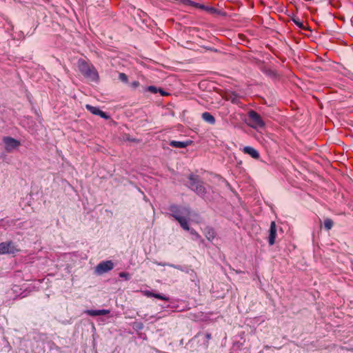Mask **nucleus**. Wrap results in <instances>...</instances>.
Returning <instances> with one entry per match:
<instances>
[{
    "mask_svg": "<svg viewBox=\"0 0 353 353\" xmlns=\"http://www.w3.org/2000/svg\"><path fill=\"white\" fill-rule=\"evenodd\" d=\"M188 188L194 191L198 196L201 198H205L206 190L203 185V182L200 180L199 176L194 174H190L188 176Z\"/></svg>",
    "mask_w": 353,
    "mask_h": 353,
    "instance_id": "1",
    "label": "nucleus"
},
{
    "mask_svg": "<svg viewBox=\"0 0 353 353\" xmlns=\"http://www.w3.org/2000/svg\"><path fill=\"white\" fill-rule=\"evenodd\" d=\"M168 210L170 212V216L178 220V218L190 216V208L188 206L172 204L169 206Z\"/></svg>",
    "mask_w": 353,
    "mask_h": 353,
    "instance_id": "2",
    "label": "nucleus"
},
{
    "mask_svg": "<svg viewBox=\"0 0 353 353\" xmlns=\"http://www.w3.org/2000/svg\"><path fill=\"white\" fill-rule=\"evenodd\" d=\"M248 117L250 121L252 123V126L253 128H262L265 126V123L263 122L261 117L254 110L249 111Z\"/></svg>",
    "mask_w": 353,
    "mask_h": 353,
    "instance_id": "3",
    "label": "nucleus"
},
{
    "mask_svg": "<svg viewBox=\"0 0 353 353\" xmlns=\"http://www.w3.org/2000/svg\"><path fill=\"white\" fill-rule=\"evenodd\" d=\"M19 251L12 241H6L0 243V254H15Z\"/></svg>",
    "mask_w": 353,
    "mask_h": 353,
    "instance_id": "4",
    "label": "nucleus"
},
{
    "mask_svg": "<svg viewBox=\"0 0 353 353\" xmlns=\"http://www.w3.org/2000/svg\"><path fill=\"white\" fill-rule=\"evenodd\" d=\"M114 268V263L112 261H103L95 268V273L98 275L106 273Z\"/></svg>",
    "mask_w": 353,
    "mask_h": 353,
    "instance_id": "5",
    "label": "nucleus"
},
{
    "mask_svg": "<svg viewBox=\"0 0 353 353\" xmlns=\"http://www.w3.org/2000/svg\"><path fill=\"white\" fill-rule=\"evenodd\" d=\"M3 141L5 144V149L8 152H10L20 145V142L18 140L10 137H3Z\"/></svg>",
    "mask_w": 353,
    "mask_h": 353,
    "instance_id": "6",
    "label": "nucleus"
},
{
    "mask_svg": "<svg viewBox=\"0 0 353 353\" xmlns=\"http://www.w3.org/2000/svg\"><path fill=\"white\" fill-rule=\"evenodd\" d=\"M157 264H158V265H160V266H169V267H172L173 268L179 270H181V271H182L183 272H185L187 274H190L191 275L192 274H195L194 271L193 270H192L190 267L187 266V265L182 266V265H174V264L166 263H159Z\"/></svg>",
    "mask_w": 353,
    "mask_h": 353,
    "instance_id": "7",
    "label": "nucleus"
},
{
    "mask_svg": "<svg viewBox=\"0 0 353 353\" xmlns=\"http://www.w3.org/2000/svg\"><path fill=\"white\" fill-rule=\"evenodd\" d=\"M83 75L92 81H97L99 79L98 72L93 65H90Z\"/></svg>",
    "mask_w": 353,
    "mask_h": 353,
    "instance_id": "8",
    "label": "nucleus"
},
{
    "mask_svg": "<svg viewBox=\"0 0 353 353\" xmlns=\"http://www.w3.org/2000/svg\"><path fill=\"white\" fill-rule=\"evenodd\" d=\"M276 235V226L275 222L272 221L270 224L269 230L268 243L270 245H272L275 243V239Z\"/></svg>",
    "mask_w": 353,
    "mask_h": 353,
    "instance_id": "9",
    "label": "nucleus"
},
{
    "mask_svg": "<svg viewBox=\"0 0 353 353\" xmlns=\"http://www.w3.org/2000/svg\"><path fill=\"white\" fill-rule=\"evenodd\" d=\"M85 313L91 316H104L110 313L108 310H87Z\"/></svg>",
    "mask_w": 353,
    "mask_h": 353,
    "instance_id": "10",
    "label": "nucleus"
},
{
    "mask_svg": "<svg viewBox=\"0 0 353 353\" xmlns=\"http://www.w3.org/2000/svg\"><path fill=\"white\" fill-rule=\"evenodd\" d=\"M192 143V141H170L169 145L173 148H185Z\"/></svg>",
    "mask_w": 353,
    "mask_h": 353,
    "instance_id": "11",
    "label": "nucleus"
},
{
    "mask_svg": "<svg viewBox=\"0 0 353 353\" xmlns=\"http://www.w3.org/2000/svg\"><path fill=\"white\" fill-rule=\"evenodd\" d=\"M243 151L245 154H249L253 159H257L260 155L259 152L251 146H245L243 148Z\"/></svg>",
    "mask_w": 353,
    "mask_h": 353,
    "instance_id": "12",
    "label": "nucleus"
},
{
    "mask_svg": "<svg viewBox=\"0 0 353 353\" xmlns=\"http://www.w3.org/2000/svg\"><path fill=\"white\" fill-rule=\"evenodd\" d=\"M201 118L204 121L210 125H214L216 122L214 117L208 112L202 113Z\"/></svg>",
    "mask_w": 353,
    "mask_h": 353,
    "instance_id": "13",
    "label": "nucleus"
},
{
    "mask_svg": "<svg viewBox=\"0 0 353 353\" xmlns=\"http://www.w3.org/2000/svg\"><path fill=\"white\" fill-rule=\"evenodd\" d=\"M90 65L83 59L78 61V68L81 73L83 74L89 68Z\"/></svg>",
    "mask_w": 353,
    "mask_h": 353,
    "instance_id": "14",
    "label": "nucleus"
},
{
    "mask_svg": "<svg viewBox=\"0 0 353 353\" xmlns=\"http://www.w3.org/2000/svg\"><path fill=\"white\" fill-rule=\"evenodd\" d=\"M204 234L208 241H212L215 237V232L213 228L207 227L205 228Z\"/></svg>",
    "mask_w": 353,
    "mask_h": 353,
    "instance_id": "15",
    "label": "nucleus"
},
{
    "mask_svg": "<svg viewBox=\"0 0 353 353\" xmlns=\"http://www.w3.org/2000/svg\"><path fill=\"white\" fill-rule=\"evenodd\" d=\"M190 219V217H184V218H181V219L178 218L177 221L179 223L181 227L184 230L189 231L190 229V228L189 227V225H188V219Z\"/></svg>",
    "mask_w": 353,
    "mask_h": 353,
    "instance_id": "16",
    "label": "nucleus"
},
{
    "mask_svg": "<svg viewBox=\"0 0 353 353\" xmlns=\"http://www.w3.org/2000/svg\"><path fill=\"white\" fill-rule=\"evenodd\" d=\"M206 11L212 14L225 16L226 13L214 7L207 6Z\"/></svg>",
    "mask_w": 353,
    "mask_h": 353,
    "instance_id": "17",
    "label": "nucleus"
},
{
    "mask_svg": "<svg viewBox=\"0 0 353 353\" xmlns=\"http://www.w3.org/2000/svg\"><path fill=\"white\" fill-rule=\"evenodd\" d=\"M333 221L331 219H326L324 220V228L326 230H330L333 227Z\"/></svg>",
    "mask_w": 353,
    "mask_h": 353,
    "instance_id": "18",
    "label": "nucleus"
},
{
    "mask_svg": "<svg viewBox=\"0 0 353 353\" xmlns=\"http://www.w3.org/2000/svg\"><path fill=\"white\" fill-rule=\"evenodd\" d=\"M85 108L88 111H90L92 114H93L94 115H97L98 112H99V108L92 106V105H89V104L85 105Z\"/></svg>",
    "mask_w": 353,
    "mask_h": 353,
    "instance_id": "19",
    "label": "nucleus"
},
{
    "mask_svg": "<svg viewBox=\"0 0 353 353\" xmlns=\"http://www.w3.org/2000/svg\"><path fill=\"white\" fill-rule=\"evenodd\" d=\"M119 276L125 279V281H129L131 279V275L128 272H121L119 274Z\"/></svg>",
    "mask_w": 353,
    "mask_h": 353,
    "instance_id": "20",
    "label": "nucleus"
},
{
    "mask_svg": "<svg viewBox=\"0 0 353 353\" xmlns=\"http://www.w3.org/2000/svg\"><path fill=\"white\" fill-rule=\"evenodd\" d=\"M292 21L299 28L301 29L304 28L303 22H301L298 17L292 18Z\"/></svg>",
    "mask_w": 353,
    "mask_h": 353,
    "instance_id": "21",
    "label": "nucleus"
},
{
    "mask_svg": "<svg viewBox=\"0 0 353 353\" xmlns=\"http://www.w3.org/2000/svg\"><path fill=\"white\" fill-rule=\"evenodd\" d=\"M153 297L167 301H169V297L158 293H153Z\"/></svg>",
    "mask_w": 353,
    "mask_h": 353,
    "instance_id": "22",
    "label": "nucleus"
},
{
    "mask_svg": "<svg viewBox=\"0 0 353 353\" xmlns=\"http://www.w3.org/2000/svg\"><path fill=\"white\" fill-rule=\"evenodd\" d=\"M143 324L141 322H135L133 324V328L135 330H141L143 329Z\"/></svg>",
    "mask_w": 353,
    "mask_h": 353,
    "instance_id": "23",
    "label": "nucleus"
},
{
    "mask_svg": "<svg viewBox=\"0 0 353 353\" xmlns=\"http://www.w3.org/2000/svg\"><path fill=\"white\" fill-rule=\"evenodd\" d=\"M119 79L123 83H127L128 81V77L125 73L120 72L119 74Z\"/></svg>",
    "mask_w": 353,
    "mask_h": 353,
    "instance_id": "24",
    "label": "nucleus"
},
{
    "mask_svg": "<svg viewBox=\"0 0 353 353\" xmlns=\"http://www.w3.org/2000/svg\"><path fill=\"white\" fill-rule=\"evenodd\" d=\"M190 233L194 236V239L197 240L201 238L199 234L193 228H190Z\"/></svg>",
    "mask_w": 353,
    "mask_h": 353,
    "instance_id": "25",
    "label": "nucleus"
},
{
    "mask_svg": "<svg viewBox=\"0 0 353 353\" xmlns=\"http://www.w3.org/2000/svg\"><path fill=\"white\" fill-rule=\"evenodd\" d=\"M145 90L147 91H149L152 93H154V94H156L158 92V88L154 85H150V86H148Z\"/></svg>",
    "mask_w": 353,
    "mask_h": 353,
    "instance_id": "26",
    "label": "nucleus"
},
{
    "mask_svg": "<svg viewBox=\"0 0 353 353\" xmlns=\"http://www.w3.org/2000/svg\"><path fill=\"white\" fill-rule=\"evenodd\" d=\"M97 115H99L101 118L105 119H108L110 118V116L106 112H103L100 109H99V112H98Z\"/></svg>",
    "mask_w": 353,
    "mask_h": 353,
    "instance_id": "27",
    "label": "nucleus"
},
{
    "mask_svg": "<svg viewBox=\"0 0 353 353\" xmlns=\"http://www.w3.org/2000/svg\"><path fill=\"white\" fill-rule=\"evenodd\" d=\"M194 7H196V8H200V9H201V10H206V7H207V6H205V5H203V4H200V3H196L194 4Z\"/></svg>",
    "mask_w": 353,
    "mask_h": 353,
    "instance_id": "28",
    "label": "nucleus"
},
{
    "mask_svg": "<svg viewBox=\"0 0 353 353\" xmlns=\"http://www.w3.org/2000/svg\"><path fill=\"white\" fill-rule=\"evenodd\" d=\"M183 2L185 5L192 6L194 7V4L196 3V2H194L191 0H183Z\"/></svg>",
    "mask_w": 353,
    "mask_h": 353,
    "instance_id": "29",
    "label": "nucleus"
},
{
    "mask_svg": "<svg viewBox=\"0 0 353 353\" xmlns=\"http://www.w3.org/2000/svg\"><path fill=\"white\" fill-rule=\"evenodd\" d=\"M139 85V82L137 81H134L131 83V87L133 88H136Z\"/></svg>",
    "mask_w": 353,
    "mask_h": 353,
    "instance_id": "30",
    "label": "nucleus"
},
{
    "mask_svg": "<svg viewBox=\"0 0 353 353\" xmlns=\"http://www.w3.org/2000/svg\"><path fill=\"white\" fill-rule=\"evenodd\" d=\"M158 92H160L161 96H167V95H168V93L167 92H165V90H163V89H161V88H158Z\"/></svg>",
    "mask_w": 353,
    "mask_h": 353,
    "instance_id": "31",
    "label": "nucleus"
},
{
    "mask_svg": "<svg viewBox=\"0 0 353 353\" xmlns=\"http://www.w3.org/2000/svg\"><path fill=\"white\" fill-rule=\"evenodd\" d=\"M153 293L154 292H152L150 291H145L144 294L145 296H147L148 297H153Z\"/></svg>",
    "mask_w": 353,
    "mask_h": 353,
    "instance_id": "32",
    "label": "nucleus"
},
{
    "mask_svg": "<svg viewBox=\"0 0 353 353\" xmlns=\"http://www.w3.org/2000/svg\"><path fill=\"white\" fill-rule=\"evenodd\" d=\"M205 339L208 341L211 339V334L206 332L204 334Z\"/></svg>",
    "mask_w": 353,
    "mask_h": 353,
    "instance_id": "33",
    "label": "nucleus"
},
{
    "mask_svg": "<svg viewBox=\"0 0 353 353\" xmlns=\"http://www.w3.org/2000/svg\"><path fill=\"white\" fill-rule=\"evenodd\" d=\"M268 74H274V72L273 71H271V70H269L268 72Z\"/></svg>",
    "mask_w": 353,
    "mask_h": 353,
    "instance_id": "34",
    "label": "nucleus"
}]
</instances>
